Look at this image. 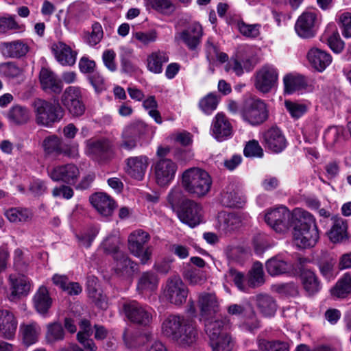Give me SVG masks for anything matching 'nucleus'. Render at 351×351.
I'll return each mask as SVG.
<instances>
[{
	"mask_svg": "<svg viewBox=\"0 0 351 351\" xmlns=\"http://www.w3.org/2000/svg\"><path fill=\"white\" fill-rule=\"evenodd\" d=\"M306 57L311 65L319 72L324 71L332 62V57L328 53L316 47L311 49Z\"/></svg>",
	"mask_w": 351,
	"mask_h": 351,
	"instance_id": "30",
	"label": "nucleus"
},
{
	"mask_svg": "<svg viewBox=\"0 0 351 351\" xmlns=\"http://www.w3.org/2000/svg\"><path fill=\"white\" fill-rule=\"evenodd\" d=\"M265 267L267 273L271 276L282 275L290 272L291 265L278 256H274L267 261Z\"/></svg>",
	"mask_w": 351,
	"mask_h": 351,
	"instance_id": "38",
	"label": "nucleus"
},
{
	"mask_svg": "<svg viewBox=\"0 0 351 351\" xmlns=\"http://www.w3.org/2000/svg\"><path fill=\"white\" fill-rule=\"evenodd\" d=\"M104 32L101 24L95 22L92 25V31L87 33L84 38L86 42L90 46H95L102 39Z\"/></svg>",
	"mask_w": 351,
	"mask_h": 351,
	"instance_id": "59",
	"label": "nucleus"
},
{
	"mask_svg": "<svg viewBox=\"0 0 351 351\" xmlns=\"http://www.w3.org/2000/svg\"><path fill=\"white\" fill-rule=\"evenodd\" d=\"M113 269L119 276H130L135 271L136 264L124 252H118L113 255Z\"/></svg>",
	"mask_w": 351,
	"mask_h": 351,
	"instance_id": "28",
	"label": "nucleus"
},
{
	"mask_svg": "<svg viewBox=\"0 0 351 351\" xmlns=\"http://www.w3.org/2000/svg\"><path fill=\"white\" fill-rule=\"evenodd\" d=\"M4 215L6 219L13 223H24L32 220V212L26 208L12 207L7 209Z\"/></svg>",
	"mask_w": 351,
	"mask_h": 351,
	"instance_id": "37",
	"label": "nucleus"
},
{
	"mask_svg": "<svg viewBox=\"0 0 351 351\" xmlns=\"http://www.w3.org/2000/svg\"><path fill=\"white\" fill-rule=\"evenodd\" d=\"M256 306L265 317H272L277 310V304L273 297L268 294L261 293L255 296Z\"/></svg>",
	"mask_w": 351,
	"mask_h": 351,
	"instance_id": "36",
	"label": "nucleus"
},
{
	"mask_svg": "<svg viewBox=\"0 0 351 351\" xmlns=\"http://www.w3.org/2000/svg\"><path fill=\"white\" fill-rule=\"evenodd\" d=\"M32 300L36 311L41 315H46L52 305V298L45 286L38 288Z\"/></svg>",
	"mask_w": 351,
	"mask_h": 351,
	"instance_id": "34",
	"label": "nucleus"
},
{
	"mask_svg": "<svg viewBox=\"0 0 351 351\" xmlns=\"http://www.w3.org/2000/svg\"><path fill=\"white\" fill-rule=\"evenodd\" d=\"M11 293L9 299L13 301L26 295L30 290V284L26 276L20 274H12L8 276Z\"/></svg>",
	"mask_w": 351,
	"mask_h": 351,
	"instance_id": "19",
	"label": "nucleus"
},
{
	"mask_svg": "<svg viewBox=\"0 0 351 351\" xmlns=\"http://www.w3.org/2000/svg\"><path fill=\"white\" fill-rule=\"evenodd\" d=\"M184 279L191 285H201L206 280L205 273L194 267L186 269L183 273Z\"/></svg>",
	"mask_w": 351,
	"mask_h": 351,
	"instance_id": "52",
	"label": "nucleus"
},
{
	"mask_svg": "<svg viewBox=\"0 0 351 351\" xmlns=\"http://www.w3.org/2000/svg\"><path fill=\"white\" fill-rule=\"evenodd\" d=\"M158 284L156 275L152 271H146L139 278L136 289L140 293H152L157 289Z\"/></svg>",
	"mask_w": 351,
	"mask_h": 351,
	"instance_id": "40",
	"label": "nucleus"
},
{
	"mask_svg": "<svg viewBox=\"0 0 351 351\" xmlns=\"http://www.w3.org/2000/svg\"><path fill=\"white\" fill-rule=\"evenodd\" d=\"M64 335V330L60 323L55 322L47 325L45 339L47 344L54 345L63 341Z\"/></svg>",
	"mask_w": 351,
	"mask_h": 351,
	"instance_id": "44",
	"label": "nucleus"
},
{
	"mask_svg": "<svg viewBox=\"0 0 351 351\" xmlns=\"http://www.w3.org/2000/svg\"><path fill=\"white\" fill-rule=\"evenodd\" d=\"M89 200L92 206L99 215L103 217H110L117 205L115 201L105 193L98 192L90 196Z\"/></svg>",
	"mask_w": 351,
	"mask_h": 351,
	"instance_id": "18",
	"label": "nucleus"
},
{
	"mask_svg": "<svg viewBox=\"0 0 351 351\" xmlns=\"http://www.w3.org/2000/svg\"><path fill=\"white\" fill-rule=\"evenodd\" d=\"M219 98L213 93H209L199 102V108L207 114H211L217 107Z\"/></svg>",
	"mask_w": 351,
	"mask_h": 351,
	"instance_id": "56",
	"label": "nucleus"
},
{
	"mask_svg": "<svg viewBox=\"0 0 351 351\" xmlns=\"http://www.w3.org/2000/svg\"><path fill=\"white\" fill-rule=\"evenodd\" d=\"M285 92L287 94H291L294 91L303 88L305 86V81L302 76H294L287 75L283 79Z\"/></svg>",
	"mask_w": 351,
	"mask_h": 351,
	"instance_id": "53",
	"label": "nucleus"
},
{
	"mask_svg": "<svg viewBox=\"0 0 351 351\" xmlns=\"http://www.w3.org/2000/svg\"><path fill=\"white\" fill-rule=\"evenodd\" d=\"M278 77V71L275 67L265 65L256 72L254 86L261 93H269L275 86Z\"/></svg>",
	"mask_w": 351,
	"mask_h": 351,
	"instance_id": "14",
	"label": "nucleus"
},
{
	"mask_svg": "<svg viewBox=\"0 0 351 351\" xmlns=\"http://www.w3.org/2000/svg\"><path fill=\"white\" fill-rule=\"evenodd\" d=\"M126 173L132 178L142 180L149 165V158L146 156H132L125 160Z\"/></svg>",
	"mask_w": 351,
	"mask_h": 351,
	"instance_id": "20",
	"label": "nucleus"
},
{
	"mask_svg": "<svg viewBox=\"0 0 351 351\" xmlns=\"http://www.w3.org/2000/svg\"><path fill=\"white\" fill-rule=\"evenodd\" d=\"M189 322L183 316L169 315L162 323V333L173 340Z\"/></svg>",
	"mask_w": 351,
	"mask_h": 351,
	"instance_id": "25",
	"label": "nucleus"
},
{
	"mask_svg": "<svg viewBox=\"0 0 351 351\" xmlns=\"http://www.w3.org/2000/svg\"><path fill=\"white\" fill-rule=\"evenodd\" d=\"M28 51V45L20 40L0 43V53L5 58H19L25 56Z\"/></svg>",
	"mask_w": 351,
	"mask_h": 351,
	"instance_id": "29",
	"label": "nucleus"
},
{
	"mask_svg": "<svg viewBox=\"0 0 351 351\" xmlns=\"http://www.w3.org/2000/svg\"><path fill=\"white\" fill-rule=\"evenodd\" d=\"M265 222L276 232L285 233L294 225L298 218L285 206L268 211L265 215Z\"/></svg>",
	"mask_w": 351,
	"mask_h": 351,
	"instance_id": "7",
	"label": "nucleus"
},
{
	"mask_svg": "<svg viewBox=\"0 0 351 351\" xmlns=\"http://www.w3.org/2000/svg\"><path fill=\"white\" fill-rule=\"evenodd\" d=\"M243 154L246 157L262 158L263 156V149L256 140H252L245 145Z\"/></svg>",
	"mask_w": 351,
	"mask_h": 351,
	"instance_id": "60",
	"label": "nucleus"
},
{
	"mask_svg": "<svg viewBox=\"0 0 351 351\" xmlns=\"http://www.w3.org/2000/svg\"><path fill=\"white\" fill-rule=\"evenodd\" d=\"M184 326L173 341L182 348H189L196 342L198 333L195 327L190 322Z\"/></svg>",
	"mask_w": 351,
	"mask_h": 351,
	"instance_id": "35",
	"label": "nucleus"
},
{
	"mask_svg": "<svg viewBox=\"0 0 351 351\" xmlns=\"http://www.w3.org/2000/svg\"><path fill=\"white\" fill-rule=\"evenodd\" d=\"M317 14L313 12H305L298 17L295 29L300 37L309 38L315 34Z\"/></svg>",
	"mask_w": 351,
	"mask_h": 351,
	"instance_id": "17",
	"label": "nucleus"
},
{
	"mask_svg": "<svg viewBox=\"0 0 351 351\" xmlns=\"http://www.w3.org/2000/svg\"><path fill=\"white\" fill-rule=\"evenodd\" d=\"M243 119L252 125H258L268 119V110L265 103L259 99H246L241 111Z\"/></svg>",
	"mask_w": 351,
	"mask_h": 351,
	"instance_id": "6",
	"label": "nucleus"
},
{
	"mask_svg": "<svg viewBox=\"0 0 351 351\" xmlns=\"http://www.w3.org/2000/svg\"><path fill=\"white\" fill-rule=\"evenodd\" d=\"M147 5L156 11L165 14H171L176 8L171 0H147Z\"/></svg>",
	"mask_w": 351,
	"mask_h": 351,
	"instance_id": "55",
	"label": "nucleus"
},
{
	"mask_svg": "<svg viewBox=\"0 0 351 351\" xmlns=\"http://www.w3.org/2000/svg\"><path fill=\"white\" fill-rule=\"evenodd\" d=\"M183 189L193 197L207 195L212 186V179L208 172L196 167L185 170L182 176Z\"/></svg>",
	"mask_w": 351,
	"mask_h": 351,
	"instance_id": "2",
	"label": "nucleus"
},
{
	"mask_svg": "<svg viewBox=\"0 0 351 351\" xmlns=\"http://www.w3.org/2000/svg\"><path fill=\"white\" fill-rule=\"evenodd\" d=\"M149 239V234L141 229L132 232L128 237V248L130 252L138 258L143 265L149 262L152 255V247L145 246Z\"/></svg>",
	"mask_w": 351,
	"mask_h": 351,
	"instance_id": "5",
	"label": "nucleus"
},
{
	"mask_svg": "<svg viewBox=\"0 0 351 351\" xmlns=\"http://www.w3.org/2000/svg\"><path fill=\"white\" fill-rule=\"evenodd\" d=\"M221 204L226 207H242L244 204V200L238 195V194L232 189L228 187L221 194Z\"/></svg>",
	"mask_w": 351,
	"mask_h": 351,
	"instance_id": "48",
	"label": "nucleus"
},
{
	"mask_svg": "<svg viewBox=\"0 0 351 351\" xmlns=\"http://www.w3.org/2000/svg\"><path fill=\"white\" fill-rule=\"evenodd\" d=\"M239 328L243 330L250 332H254L261 328V321L253 309L244 314L243 319L239 324Z\"/></svg>",
	"mask_w": 351,
	"mask_h": 351,
	"instance_id": "50",
	"label": "nucleus"
},
{
	"mask_svg": "<svg viewBox=\"0 0 351 351\" xmlns=\"http://www.w3.org/2000/svg\"><path fill=\"white\" fill-rule=\"evenodd\" d=\"M285 107L291 116L294 119H299L307 112V106L306 105L290 101H285Z\"/></svg>",
	"mask_w": 351,
	"mask_h": 351,
	"instance_id": "63",
	"label": "nucleus"
},
{
	"mask_svg": "<svg viewBox=\"0 0 351 351\" xmlns=\"http://www.w3.org/2000/svg\"><path fill=\"white\" fill-rule=\"evenodd\" d=\"M61 102L73 117H79L85 112L86 107L79 87H67L61 96Z\"/></svg>",
	"mask_w": 351,
	"mask_h": 351,
	"instance_id": "9",
	"label": "nucleus"
},
{
	"mask_svg": "<svg viewBox=\"0 0 351 351\" xmlns=\"http://www.w3.org/2000/svg\"><path fill=\"white\" fill-rule=\"evenodd\" d=\"M86 154L97 160H106L114 154L113 145L108 138H90L86 141Z\"/></svg>",
	"mask_w": 351,
	"mask_h": 351,
	"instance_id": "13",
	"label": "nucleus"
},
{
	"mask_svg": "<svg viewBox=\"0 0 351 351\" xmlns=\"http://www.w3.org/2000/svg\"><path fill=\"white\" fill-rule=\"evenodd\" d=\"M213 136L219 141H223L231 136L232 127L228 119L223 113H217L211 125Z\"/></svg>",
	"mask_w": 351,
	"mask_h": 351,
	"instance_id": "23",
	"label": "nucleus"
},
{
	"mask_svg": "<svg viewBox=\"0 0 351 351\" xmlns=\"http://www.w3.org/2000/svg\"><path fill=\"white\" fill-rule=\"evenodd\" d=\"M42 147L44 152L48 156L63 155L69 158H75L78 156V145L75 143H66L56 134L46 136Z\"/></svg>",
	"mask_w": 351,
	"mask_h": 351,
	"instance_id": "8",
	"label": "nucleus"
},
{
	"mask_svg": "<svg viewBox=\"0 0 351 351\" xmlns=\"http://www.w3.org/2000/svg\"><path fill=\"white\" fill-rule=\"evenodd\" d=\"M265 282L263 264L258 261L254 263L247 275V285L255 288Z\"/></svg>",
	"mask_w": 351,
	"mask_h": 351,
	"instance_id": "47",
	"label": "nucleus"
},
{
	"mask_svg": "<svg viewBox=\"0 0 351 351\" xmlns=\"http://www.w3.org/2000/svg\"><path fill=\"white\" fill-rule=\"evenodd\" d=\"M169 61V56L165 51L158 50L150 53L147 58V69L154 73L162 71L163 64Z\"/></svg>",
	"mask_w": 351,
	"mask_h": 351,
	"instance_id": "43",
	"label": "nucleus"
},
{
	"mask_svg": "<svg viewBox=\"0 0 351 351\" xmlns=\"http://www.w3.org/2000/svg\"><path fill=\"white\" fill-rule=\"evenodd\" d=\"M188 288L178 276H173L167 280L165 296L171 304L180 306L186 302Z\"/></svg>",
	"mask_w": 351,
	"mask_h": 351,
	"instance_id": "11",
	"label": "nucleus"
},
{
	"mask_svg": "<svg viewBox=\"0 0 351 351\" xmlns=\"http://www.w3.org/2000/svg\"><path fill=\"white\" fill-rule=\"evenodd\" d=\"M300 278L304 289L309 295H313L320 289V283L318 278L313 271L302 269Z\"/></svg>",
	"mask_w": 351,
	"mask_h": 351,
	"instance_id": "41",
	"label": "nucleus"
},
{
	"mask_svg": "<svg viewBox=\"0 0 351 351\" xmlns=\"http://www.w3.org/2000/svg\"><path fill=\"white\" fill-rule=\"evenodd\" d=\"M133 38L143 45L147 46L156 40L158 34L154 29L148 32H136L133 33Z\"/></svg>",
	"mask_w": 351,
	"mask_h": 351,
	"instance_id": "61",
	"label": "nucleus"
},
{
	"mask_svg": "<svg viewBox=\"0 0 351 351\" xmlns=\"http://www.w3.org/2000/svg\"><path fill=\"white\" fill-rule=\"evenodd\" d=\"M120 243L121 241L118 235L110 234L103 241L102 247L105 252L113 256L116 253L122 252L119 250Z\"/></svg>",
	"mask_w": 351,
	"mask_h": 351,
	"instance_id": "58",
	"label": "nucleus"
},
{
	"mask_svg": "<svg viewBox=\"0 0 351 351\" xmlns=\"http://www.w3.org/2000/svg\"><path fill=\"white\" fill-rule=\"evenodd\" d=\"M51 51L56 60L63 66H72L75 63L77 52L63 42H58L51 45Z\"/></svg>",
	"mask_w": 351,
	"mask_h": 351,
	"instance_id": "26",
	"label": "nucleus"
},
{
	"mask_svg": "<svg viewBox=\"0 0 351 351\" xmlns=\"http://www.w3.org/2000/svg\"><path fill=\"white\" fill-rule=\"evenodd\" d=\"M20 333L23 343L26 346H29L38 341L40 327L36 322L23 324L20 326Z\"/></svg>",
	"mask_w": 351,
	"mask_h": 351,
	"instance_id": "39",
	"label": "nucleus"
},
{
	"mask_svg": "<svg viewBox=\"0 0 351 351\" xmlns=\"http://www.w3.org/2000/svg\"><path fill=\"white\" fill-rule=\"evenodd\" d=\"M197 304L202 319L215 318L216 315L220 311L219 302L215 293H200Z\"/></svg>",
	"mask_w": 351,
	"mask_h": 351,
	"instance_id": "15",
	"label": "nucleus"
},
{
	"mask_svg": "<svg viewBox=\"0 0 351 351\" xmlns=\"http://www.w3.org/2000/svg\"><path fill=\"white\" fill-rule=\"evenodd\" d=\"M182 198V192L179 189H173L168 195V202L173 209L179 206L177 215L179 219L190 227H195L202 221V209L199 204L189 199Z\"/></svg>",
	"mask_w": 351,
	"mask_h": 351,
	"instance_id": "1",
	"label": "nucleus"
},
{
	"mask_svg": "<svg viewBox=\"0 0 351 351\" xmlns=\"http://www.w3.org/2000/svg\"><path fill=\"white\" fill-rule=\"evenodd\" d=\"M48 173L54 181H61L68 184H73L80 176V171L77 166L69 163L58 165L48 171Z\"/></svg>",
	"mask_w": 351,
	"mask_h": 351,
	"instance_id": "16",
	"label": "nucleus"
},
{
	"mask_svg": "<svg viewBox=\"0 0 351 351\" xmlns=\"http://www.w3.org/2000/svg\"><path fill=\"white\" fill-rule=\"evenodd\" d=\"M256 343L260 351H289L288 344L284 341H269L258 336Z\"/></svg>",
	"mask_w": 351,
	"mask_h": 351,
	"instance_id": "49",
	"label": "nucleus"
},
{
	"mask_svg": "<svg viewBox=\"0 0 351 351\" xmlns=\"http://www.w3.org/2000/svg\"><path fill=\"white\" fill-rule=\"evenodd\" d=\"M241 217L234 213L221 212L217 216V228L224 234L231 233L242 226Z\"/></svg>",
	"mask_w": 351,
	"mask_h": 351,
	"instance_id": "24",
	"label": "nucleus"
},
{
	"mask_svg": "<svg viewBox=\"0 0 351 351\" xmlns=\"http://www.w3.org/2000/svg\"><path fill=\"white\" fill-rule=\"evenodd\" d=\"M203 320L204 322L205 331L208 335L210 340L225 334L222 333L221 331L227 323L226 319L210 318Z\"/></svg>",
	"mask_w": 351,
	"mask_h": 351,
	"instance_id": "45",
	"label": "nucleus"
},
{
	"mask_svg": "<svg viewBox=\"0 0 351 351\" xmlns=\"http://www.w3.org/2000/svg\"><path fill=\"white\" fill-rule=\"evenodd\" d=\"M237 25L239 32L245 37L255 38L260 35L261 27L260 24H247L241 21H238Z\"/></svg>",
	"mask_w": 351,
	"mask_h": 351,
	"instance_id": "54",
	"label": "nucleus"
},
{
	"mask_svg": "<svg viewBox=\"0 0 351 351\" xmlns=\"http://www.w3.org/2000/svg\"><path fill=\"white\" fill-rule=\"evenodd\" d=\"M332 226L328 232V237L332 243H341L348 239L346 220L337 216L331 218Z\"/></svg>",
	"mask_w": 351,
	"mask_h": 351,
	"instance_id": "32",
	"label": "nucleus"
},
{
	"mask_svg": "<svg viewBox=\"0 0 351 351\" xmlns=\"http://www.w3.org/2000/svg\"><path fill=\"white\" fill-rule=\"evenodd\" d=\"M336 258L330 254H324L318 261L317 266L322 276L327 280L334 278L335 276Z\"/></svg>",
	"mask_w": 351,
	"mask_h": 351,
	"instance_id": "42",
	"label": "nucleus"
},
{
	"mask_svg": "<svg viewBox=\"0 0 351 351\" xmlns=\"http://www.w3.org/2000/svg\"><path fill=\"white\" fill-rule=\"evenodd\" d=\"M34 122L38 126L50 128L60 121L64 114L62 107L41 98H35L31 103Z\"/></svg>",
	"mask_w": 351,
	"mask_h": 351,
	"instance_id": "3",
	"label": "nucleus"
},
{
	"mask_svg": "<svg viewBox=\"0 0 351 351\" xmlns=\"http://www.w3.org/2000/svg\"><path fill=\"white\" fill-rule=\"evenodd\" d=\"M265 146L275 153L281 152L287 146V141L280 130L271 127L263 134Z\"/></svg>",
	"mask_w": 351,
	"mask_h": 351,
	"instance_id": "21",
	"label": "nucleus"
},
{
	"mask_svg": "<svg viewBox=\"0 0 351 351\" xmlns=\"http://www.w3.org/2000/svg\"><path fill=\"white\" fill-rule=\"evenodd\" d=\"M339 24L342 34L346 38H351V13L344 12L339 16Z\"/></svg>",
	"mask_w": 351,
	"mask_h": 351,
	"instance_id": "64",
	"label": "nucleus"
},
{
	"mask_svg": "<svg viewBox=\"0 0 351 351\" xmlns=\"http://www.w3.org/2000/svg\"><path fill=\"white\" fill-rule=\"evenodd\" d=\"M202 36V27L198 23H193L182 31L180 37L184 44L191 50L196 49L200 43Z\"/></svg>",
	"mask_w": 351,
	"mask_h": 351,
	"instance_id": "31",
	"label": "nucleus"
},
{
	"mask_svg": "<svg viewBox=\"0 0 351 351\" xmlns=\"http://www.w3.org/2000/svg\"><path fill=\"white\" fill-rule=\"evenodd\" d=\"M343 130L337 126H330L324 132L325 142L330 146H333L342 135Z\"/></svg>",
	"mask_w": 351,
	"mask_h": 351,
	"instance_id": "62",
	"label": "nucleus"
},
{
	"mask_svg": "<svg viewBox=\"0 0 351 351\" xmlns=\"http://www.w3.org/2000/svg\"><path fill=\"white\" fill-rule=\"evenodd\" d=\"M2 75L8 79L19 77L23 74V69L14 62H9L0 65Z\"/></svg>",
	"mask_w": 351,
	"mask_h": 351,
	"instance_id": "57",
	"label": "nucleus"
},
{
	"mask_svg": "<svg viewBox=\"0 0 351 351\" xmlns=\"http://www.w3.org/2000/svg\"><path fill=\"white\" fill-rule=\"evenodd\" d=\"M301 217L302 218L298 219V222L294 223V241L300 248L313 247L319 237L313 217L307 212H302Z\"/></svg>",
	"mask_w": 351,
	"mask_h": 351,
	"instance_id": "4",
	"label": "nucleus"
},
{
	"mask_svg": "<svg viewBox=\"0 0 351 351\" xmlns=\"http://www.w3.org/2000/svg\"><path fill=\"white\" fill-rule=\"evenodd\" d=\"M178 166L169 158H160L154 165V173L156 184L160 186L169 185L174 179Z\"/></svg>",
	"mask_w": 351,
	"mask_h": 351,
	"instance_id": "12",
	"label": "nucleus"
},
{
	"mask_svg": "<svg viewBox=\"0 0 351 351\" xmlns=\"http://www.w3.org/2000/svg\"><path fill=\"white\" fill-rule=\"evenodd\" d=\"M332 296L344 298L351 293V276L344 274L330 290Z\"/></svg>",
	"mask_w": 351,
	"mask_h": 351,
	"instance_id": "46",
	"label": "nucleus"
},
{
	"mask_svg": "<svg viewBox=\"0 0 351 351\" xmlns=\"http://www.w3.org/2000/svg\"><path fill=\"white\" fill-rule=\"evenodd\" d=\"M17 321L13 313L8 310H0V336L7 339L14 337Z\"/></svg>",
	"mask_w": 351,
	"mask_h": 351,
	"instance_id": "27",
	"label": "nucleus"
},
{
	"mask_svg": "<svg viewBox=\"0 0 351 351\" xmlns=\"http://www.w3.org/2000/svg\"><path fill=\"white\" fill-rule=\"evenodd\" d=\"M210 345L213 351H231L234 346V341L232 337L226 333L210 340Z\"/></svg>",
	"mask_w": 351,
	"mask_h": 351,
	"instance_id": "51",
	"label": "nucleus"
},
{
	"mask_svg": "<svg viewBox=\"0 0 351 351\" xmlns=\"http://www.w3.org/2000/svg\"><path fill=\"white\" fill-rule=\"evenodd\" d=\"M39 80L42 89L46 93L59 95L63 88L62 81L51 71L46 68H42Z\"/></svg>",
	"mask_w": 351,
	"mask_h": 351,
	"instance_id": "22",
	"label": "nucleus"
},
{
	"mask_svg": "<svg viewBox=\"0 0 351 351\" xmlns=\"http://www.w3.org/2000/svg\"><path fill=\"white\" fill-rule=\"evenodd\" d=\"M123 308L127 318L133 324L146 326L152 321L151 309L135 300L123 304Z\"/></svg>",
	"mask_w": 351,
	"mask_h": 351,
	"instance_id": "10",
	"label": "nucleus"
},
{
	"mask_svg": "<svg viewBox=\"0 0 351 351\" xmlns=\"http://www.w3.org/2000/svg\"><path fill=\"white\" fill-rule=\"evenodd\" d=\"M6 117L9 122L16 126H21L29 123L31 119L29 110L21 105L12 106L6 113Z\"/></svg>",
	"mask_w": 351,
	"mask_h": 351,
	"instance_id": "33",
	"label": "nucleus"
}]
</instances>
